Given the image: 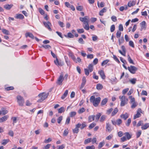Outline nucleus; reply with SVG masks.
I'll use <instances>...</instances> for the list:
<instances>
[{"instance_id": "obj_1", "label": "nucleus", "mask_w": 149, "mask_h": 149, "mask_svg": "<svg viewBox=\"0 0 149 149\" xmlns=\"http://www.w3.org/2000/svg\"><path fill=\"white\" fill-rule=\"evenodd\" d=\"M101 100V98L100 97L95 98L94 96H91L90 99V101L92 102L93 105L95 107H97L100 103Z\"/></svg>"}, {"instance_id": "obj_2", "label": "nucleus", "mask_w": 149, "mask_h": 149, "mask_svg": "<svg viewBox=\"0 0 149 149\" xmlns=\"http://www.w3.org/2000/svg\"><path fill=\"white\" fill-rule=\"evenodd\" d=\"M48 95V93L46 94L44 93H40L38 95L40 99L38 100L37 102H42L47 97Z\"/></svg>"}, {"instance_id": "obj_3", "label": "nucleus", "mask_w": 149, "mask_h": 149, "mask_svg": "<svg viewBox=\"0 0 149 149\" xmlns=\"http://www.w3.org/2000/svg\"><path fill=\"white\" fill-rule=\"evenodd\" d=\"M119 98L121 101L120 104L121 106H124L127 104L128 100L125 96H120Z\"/></svg>"}, {"instance_id": "obj_4", "label": "nucleus", "mask_w": 149, "mask_h": 149, "mask_svg": "<svg viewBox=\"0 0 149 149\" xmlns=\"http://www.w3.org/2000/svg\"><path fill=\"white\" fill-rule=\"evenodd\" d=\"M17 99L19 105L21 106H23L24 102V100L23 97L20 95H18L17 97Z\"/></svg>"}, {"instance_id": "obj_5", "label": "nucleus", "mask_w": 149, "mask_h": 149, "mask_svg": "<svg viewBox=\"0 0 149 149\" xmlns=\"http://www.w3.org/2000/svg\"><path fill=\"white\" fill-rule=\"evenodd\" d=\"M127 69L130 72L133 74H135L137 70V68L132 65H131L130 67H128Z\"/></svg>"}, {"instance_id": "obj_6", "label": "nucleus", "mask_w": 149, "mask_h": 149, "mask_svg": "<svg viewBox=\"0 0 149 149\" xmlns=\"http://www.w3.org/2000/svg\"><path fill=\"white\" fill-rule=\"evenodd\" d=\"M63 73H61L60 76L56 82V83L58 85H62V82L64 80V78L63 77Z\"/></svg>"}, {"instance_id": "obj_7", "label": "nucleus", "mask_w": 149, "mask_h": 149, "mask_svg": "<svg viewBox=\"0 0 149 149\" xmlns=\"http://www.w3.org/2000/svg\"><path fill=\"white\" fill-rule=\"evenodd\" d=\"M79 19L81 22H83L84 24L89 22V18L88 16H85L84 17H80Z\"/></svg>"}, {"instance_id": "obj_8", "label": "nucleus", "mask_w": 149, "mask_h": 149, "mask_svg": "<svg viewBox=\"0 0 149 149\" xmlns=\"http://www.w3.org/2000/svg\"><path fill=\"white\" fill-rule=\"evenodd\" d=\"M141 109H139L137 111V113L135 115L134 117V119H135L141 116Z\"/></svg>"}, {"instance_id": "obj_9", "label": "nucleus", "mask_w": 149, "mask_h": 149, "mask_svg": "<svg viewBox=\"0 0 149 149\" xmlns=\"http://www.w3.org/2000/svg\"><path fill=\"white\" fill-rule=\"evenodd\" d=\"M113 128L112 127L111 125L109 123H107L106 125V130L109 132H111L113 129Z\"/></svg>"}, {"instance_id": "obj_10", "label": "nucleus", "mask_w": 149, "mask_h": 149, "mask_svg": "<svg viewBox=\"0 0 149 149\" xmlns=\"http://www.w3.org/2000/svg\"><path fill=\"white\" fill-rule=\"evenodd\" d=\"M81 124L78 123L76 125L75 128L73 130V131L74 133H77L79 132L78 128L80 127Z\"/></svg>"}, {"instance_id": "obj_11", "label": "nucleus", "mask_w": 149, "mask_h": 149, "mask_svg": "<svg viewBox=\"0 0 149 149\" xmlns=\"http://www.w3.org/2000/svg\"><path fill=\"white\" fill-rule=\"evenodd\" d=\"M121 49H122L123 52L120 50H118V52L124 56H125L126 52L125 46H122L121 47Z\"/></svg>"}, {"instance_id": "obj_12", "label": "nucleus", "mask_w": 149, "mask_h": 149, "mask_svg": "<svg viewBox=\"0 0 149 149\" xmlns=\"http://www.w3.org/2000/svg\"><path fill=\"white\" fill-rule=\"evenodd\" d=\"M43 24L50 31L52 30L51 29L50 27V26L51 25V24L49 22H44Z\"/></svg>"}, {"instance_id": "obj_13", "label": "nucleus", "mask_w": 149, "mask_h": 149, "mask_svg": "<svg viewBox=\"0 0 149 149\" xmlns=\"http://www.w3.org/2000/svg\"><path fill=\"white\" fill-rule=\"evenodd\" d=\"M98 73L100 74L102 79H104L106 77L104 72L103 70L98 71Z\"/></svg>"}, {"instance_id": "obj_14", "label": "nucleus", "mask_w": 149, "mask_h": 149, "mask_svg": "<svg viewBox=\"0 0 149 149\" xmlns=\"http://www.w3.org/2000/svg\"><path fill=\"white\" fill-rule=\"evenodd\" d=\"M25 35L26 38H27L28 37H29L33 39L34 38V37L33 35L31 33L29 32H27L25 33Z\"/></svg>"}, {"instance_id": "obj_15", "label": "nucleus", "mask_w": 149, "mask_h": 149, "mask_svg": "<svg viewBox=\"0 0 149 149\" xmlns=\"http://www.w3.org/2000/svg\"><path fill=\"white\" fill-rule=\"evenodd\" d=\"M8 116L6 115L1 118H0V123H1L6 121L8 119Z\"/></svg>"}, {"instance_id": "obj_16", "label": "nucleus", "mask_w": 149, "mask_h": 149, "mask_svg": "<svg viewBox=\"0 0 149 149\" xmlns=\"http://www.w3.org/2000/svg\"><path fill=\"white\" fill-rule=\"evenodd\" d=\"M136 1H130L128 3V6L129 7H131L135 5L136 4Z\"/></svg>"}, {"instance_id": "obj_17", "label": "nucleus", "mask_w": 149, "mask_h": 149, "mask_svg": "<svg viewBox=\"0 0 149 149\" xmlns=\"http://www.w3.org/2000/svg\"><path fill=\"white\" fill-rule=\"evenodd\" d=\"M120 117L125 120L128 117V114L126 113L125 114H122L120 115Z\"/></svg>"}, {"instance_id": "obj_18", "label": "nucleus", "mask_w": 149, "mask_h": 149, "mask_svg": "<svg viewBox=\"0 0 149 149\" xmlns=\"http://www.w3.org/2000/svg\"><path fill=\"white\" fill-rule=\"evenodd\" d=\"M149 127V123H146L142 126L141 128L142 130H145Z\"/></svg>"}, {"instance_id": "obj_19", "label": "nucleus", "mask_w": 149, "mask_h": 149, "mask_svg": "<svg viewBox=\"0 0 149 149\" xmlns=\"http://www.w3.org/2000/svg\"><path fill=\"white\" fill-rule=\"evenodd\" d=\"M24 16L21 14H17L15 17V18L16 19H23L24 18Z\"/></svg>"}, {"instance_id": "obj_20", "label": "nucleus", "mask_w": 149, "mask_h": 149, "mask_svg": "<svg viewBox=\"0 0 149 149\" xmlns=\"http://www.w3.org/2000/svg\"><path fill=\"white\" fill-rule=\"evenodd\" d=\"M2 114L3 115H5L7 113L8 111L7 110L6 108H1V111Z\"/></svg>"}, {"instance_id": "obj_21", "label": "nucleus", "mask_w": 149, "mask_h": 149, "mask_svg": "<svg viewBox=\"0 0 149 149\" xmlns=\"http://www.w3.org/2000/svg\"><path fill=\"white\" fill-rule=\"evenodd\" d=\"M2 32L3 33L6 35H10V32L9 31L4 29H1Z\"/></svg>"}, {"instance_id": "obj_22", "label": "nucleus", "mask_w": 149, "mask_h": 149, "mask_svg": "<svg viewBox=\"0 0 149 149\" xmlns=\"http://www.w3.org/2000/svg\"><path fill=\"white\" fill-rule=\"evenodd\" d=\"M118 109H117V108H115L114 109V110L112 112L111 116H115L116 113L118 112Z\"/></svg>"}, {"instance_id": "obj_23", "label": "nucleus", "mask_w": 149, "mask_h": 149, "mask_svg": "<svg viewBox=\"0 0 149 149\" xmlns=\"http://www.w3.org/2000/svg\"><path fill=\"white\" fill-rule=\"evenodd\" d=\"M95 117V115L90 116L88 118V120L89 122H91L94 120V118Z\"/></svg>"}, {"instance_id": "obj_24", "label": "nucleus", "mask_w": 149, "mask_h": 149, "mask_svg": "<svg viewBox=\"0 0 149 149\" xmlns=\"http://www.w3.org/2000/svg\"><path fill=\"white\" fill-rule=\"evenodd\" d=\"M68 93V90H66L63 94V95L62 96L61 98L62 99H64L67 96Z\"/></svg>"}, {"instance_id": "obj_25", "label": "nucleus", "mask_w": 149, "mask_h": 149, "mask_svg": "<svg viewBox=\"0 0 149 149\" xmlns=\"http://www.w3.org/2000/svg\"><path fill=\"white\" fill-rule=\"evenodd\" d=\"M103 88L102 85L100 84H97L96 85V88L98 90H101Z\"/></svg>"}, {"instance_id": "obj_26", "label": "nucleus", "mask_w": 149, "mask_h": 149, "mask_svg": "<svg viewBox=\"0 0 149 149\" xmlns=\"http://www.w3.org/2000/svg\"><path fill=\"white\" fill-rule=\"evenodd\" d=\"M13 5H6L4 6V8L7 10H10L12 7Z\"/></svg>"}, {"instance_id": "obj_27", "label": "nucleus", "mask_w": 149, "mask_h": 149, "mask_svg": "<svg viewBox=\"0 0 149 149\" xmlns=\"http://www.w3.org/2000/svg\"><path fill=\"white\" fill-rule=\"evenodd\" d=\"M108 100L106 98L104 99L101 102V105H105L107 102Z\"/></svg>"}, {"instance_id": "obj_28", "label": "nucleus", "mask_w": 149, "mask_h": 149, "mask_svg": "<svg viewBox=\"0 0 149 149\" xmlns=\"http://www.w3.org/2000/svg\"><path fill=\"white\" fill-rule=\"evenodd\" d=\"M88 70L90 71V72H92L93 70V65H92V64H90L88 66Z\"/></svg>"}, {"instance_id": "obj_29", "label": "nucleus", "mask_w": 149, "mask_h": 149, "mask_svg": "<svg viewBox=\"0 0 149 149\" xmlns=\"http://www.w3.org/2000/svg\"><path fill=\"white\" fill-rule=\"evenodd\" d=\"M65 111V109L63 107H61L58 109V113H61L62 112H64Z\"/></svg>"}, {"instance_id": "obj_30", "label": "nucleus", "mask_w": 149, "mask_h": 149, "mask_svg": "<svg viewBox=\"0 0 149 149\" xmlns=\"http://www.w3.org/2000/svg\"><path fill=\"white\" fill-rule=\"evenodd\" d=\"M128 57V61L129 62L131 63V64H134V63L133 62V61L132 60V59L131 58L130 56L129 55H127Z\"/></svg>"}, {"instance_id": "obj_31", "label": "nucleus", "mask_w": 149, "mask_h": 149, "mask_svg": "<svg viewBox=\"0 0 149 149\" xmlns=\"http://www.w3.org/2000/svg\"><path fill=\"white\" fill-rule=\"evenodd\" d=\"M85 109L83 107L79 109L78 111V112L79 114H81L84 112Z\"/></svg>"}, {"instance_id": "obj_32", "label": "nucleus", "mask_w": 149, "mask_h": 149, "mask_svg": "<svg viewBox=\"0 0 149 149\" xmlns=\"http://www.w3.org/2000/svg\"><path fill=\"white\" fill-rule=\"evenodd\" d=\"M125 134L127 136V139L128 140L130 139L132 135L130 134L129 132H126L125 133Z\"/></svg>"}, {"instance_id": "obj_33", "label": "nucleus", "mask_w": 149, "mask_h": 149, "mask_svg": "<svg viewBox=\"0 0 149 149\" xmlns=\"http://www.w3.org/2000/svg\"><path fill=\"white\" fill-rule=\"evenodd\" d=\"M42 47L46 49L51 48V47L48 45H42Z\"/></svg>"}, {"instance_id": "obj_34", "label": "nucleus", "mask_w": 149, "mask_h": 149, "mask_svg": "<svg viewBox=\"0 0 149 149\" xmlns=\"http://www.w3.org/2000/svg\"><path fill=\"white\" fill-rule=\"evenodd\" d=\"M124 38L123 37H121L118 39V41L119 44L120 45L121 44L124 42Z\"/></svg>"}, {"instance_id": "obj_35", "label": "nucleus", "mask_w": 149, "mask_h": 149, "mask_svg": "<svg viewBox=\"0 0 149 149\" xmlns=\"http://www.w3.org/2000/svg\"><path fill=\"white\" fill-rule=\"evenodd\" d=\"M136 78H133L130 80V82L133 84H134L136 82Z\"/></svg>"}, {"instance_id": "obj_36", "label": "nucleus", "mask_w": 149, "mask_h": 149, "mask_svg": "<svg viewBox=\"0 0 149 149\" xmlns=\"http://www.w3.org/2000/svg\"><path fill=\"white\" fill-rule=\"evenodd\" d=\"M91 138H88L86 139L84 142V143L85 144H87L88 143H90L91 142Z\"/></svg>"}, {"instance_id": "obj_37", "label": "nucleus", "mask_w": 149, "mask_h": 149, "mask_svg": "<svg viewBox=\"0 0 149 149\" xmlns=\"http://www.w3.org/2000/svg\"><path fill=\"white\" fill-rule=\"evenodd\" d=\"M85 25H83V27L84 29L86 30H88L89 29V27L88 25V23H86Z\"/></svg>"}, {"instance_id": "obj_38", "label": "nucleus", "mask_w": 149, "mask_h": 149, "mask_svg": "<svg viewBox=\"0 0 149 149\" xmlns=\"http://www.w3.org/2000/svg\"><path fill=\"white\" fill-rule=\"evenodd\" d=\"M101 115V114L100 113H98L97 115H96V119L95 120L96 121H97L99 118H100V116Z\"/></svg>"}, {"instance_id": "obj_39", "label": "nucleus", "mask_w": 149, "mask_h": 149, "mask_svg": "<svg viewBox=\"0 0 149 149\" xmlns=\"http://www.w3.org/2000/svg\"><path fill=\"white\" fill-rule=\"evenodd\" d=\"M109 61V60H105L102 63L101 65L102 66H103L105 64H107Z\"/></svg>"}, {"instance_id": "obj_40", "label": "nucleus", "mask_w": 149, "mask_h": 149, "mask_svg": "<svg viewBox=\"0 0 149 149\" xmlns=\"http://www.w3.org/2000/svg\"><path fill=\"white\" fill-rule=\"evenodd\" d=\"M132 105L131 106V107L132 108H135L138 105V103L135 102L132 103Z\"/></svg>"}, {"instance_id": "obj_41", "label": "nucleus", "mask_w": 149, "mask_h": 149, "mask_svg": "<svg viewBox=\"0 0 149 149\" xmlns=\"http://www.w3.org/2000/svg\"><path fill=\"white\" fill-rule=\"evenodd\" d=\"M69 132V130L68 129H66L65 130L63 133V135L64 136H67Z\"/></svg>"}, {"instance_id": "obj_42", "label": "nucleus", "mask_w": 149, "mask_h": 149, "mask_svg": "<svg viewBox=\"0 0 149 149\" xmlns=\"http://www.w3.org/2000/svg\"><path fill=\"white\" fill-rule=\"evenodd\" d=\"M8 141L9 140L8 139H4L3 140L2 144L3 145H5L8 142Z\"/></svg>"}, {"instance_id": "obj_43", "label": "nucleus", "mask_w": 149, "mask_h": 149, "mask_svg": "<svg viewBox=\"0 0 149 149\" xmlns=\"http://www.w3.org/2000/svg\"><path fill=\"white\" fill-rule=\"evenodd\" d=\"M129 98L130 99V102L131 103L135 102V99L134 97H132V96H130L129 97Z\"/></svg>"}, {"instance_id": "obj_44", "label": "nucleus", "mask_w": 149, "mask_h": 149, "mask_svg": "<svg viewBox=\"0 0 149 149\" xmlns=\"http://www.w3.org/2000/svg\"><path fill=\"white\" fill-rule=\"evenodd\" d=\"M78 41L79 42L80 44H84V41L83 39L81 38H80L79 39Z\"/></svg>"}, {"instance_id": "obj_45", "label": "nucleus", "mask_w": 149, "mask_h": 149, "mask_svg": "<svg viewBox=\"0 0 149 149\" xmlns=\"http://www.w3.org/2000/svg\"><path fill=\"white\" fill-rule=\"evenodd\" d=\"M86 78L85 77H83L82 79V82L81 84L84 85V86L85 85L86 83Z\"/></svg>"}, {"instance_id": "obj_46", "label": "nucleus", "mask_w": 149, "mask_h": 149, "mask_svg": "<svg viewBox=\"0 0 149 149\" xmlns=\"http://www.w3.org/2000/svg\"><path fill=\"white\" fill-rule=\"evenodd\" d=\"M63 119V116H60L57 120V121L58 123H60L61 120Z\"/></svg>"}, {"instance_id": "obj_47", "label": "nucleus", "mask_w": 149, "mask_h": 149, "mask_svg": "<svg viewBox=\"0 0 149 149\" xmlns=\"http://www.w3.org/2000/svg\"><path fill=\"white\" fill-rule=\"evenodd\" d=\"M96 124L94 123H92L89 126V128L90 129H92L93 128L94 126H95Z\"/></svg>"}, {"instance_id": "obj_48", "label": "nucleus", "mask_w": 149, "mask_h": 149, "mask_svg": "<svg viewBox=\"0 0 149 149\" xmlns=\"http://www.w3.org/2000/svg\"><path fill=\"white\" fill-rule=\"evenodd\" d=\"M113 109L111 108L107 110V111L106 113L108 115H109L110 114L111 112L112 111Z\"/></svg>"}, {"instance_id": "obj_49", "label": "nucleus", "mask_w": 149, "mask_h": 149, "mask_svg": "<svg viewBox=\"0 0 149 149\" xmlns=\"http://www.w3.org/2000/svg\"><path fill=\"white\" fill-rule=\"evenodd\" d=\"M105 143L104 142H100L99 143L98 148H101L104 145Z\"/></svg>"}, {"instance_id": "obj_50", "label": "nucleus", "mask_w": 149, "mask_h": 149, "mask_svg": "<svg viewBox=\"0 0 149 149\" xmlns=\"http://www.w3.org/2000/svg\"><path fill=\"white\" fill-rule=\"evenodd\" d=\"M106 118V116L104 115L102 116L100 118V121L102 122H103L105 120Z\"/></svg>"}, {"instance_id": "obj_51", "label": "nucleus", "mask_w": 149, "mask_h": 149, "mask_svg": "<svg viewBox=\"0 0 149 149\" xmlns=\"http://www.w3.org/2000/svg\"><path fill=\"white\" fill-rule=\"evenodd\" d=\"M115 29V26L114 24L111 26L110 28L111 31L112 32L114 31Z\"/></svg>"}, {"instance_id": "obj_52", "label": "nucleus", "mask_w": 149, "mask_h": 149, "mask_svg": "<svg viewBox=\"0 0 149 149\" xmlns=\"http://www.w3.org/2000/svg\"><path fill=\"white\" fill-rule=\"evenodd\" d=\"M77 31L79 33H83L84 31L83 29H77Z\"/></svg>"}, {"instance_id": "obj_53", "label": "nucleus", "mask_w": 149, "mask_h": 149, "mask_svg": "<svg viewBox=\"0 0 149 149\" xmlns=\"http://www.w3.org/2000/svg\"><path fill=\"white\" fill-rule=\"evenodd\" d=\"M89 70L87 69H84V72L86 75L88 76L89 74Z\"/></svg>"}, {"instance_id": "obj_54", "label": "nucleus", "mask_w": 149, "mask_h": 149, "mask_svg": "<svg viewBox=\"0 0 149 149\" xmlns=\"http://www.w3.org/2000/svg\"><path fill=\"white\" fill-rule=\"evenodd\" d=\"M95 147L93 145L91 146H88L86 147V149H94Z\"/></svg>"}, {"instance_id": "obj_55", "label": "nucleus", "mask_w": 149, "mask_h": 149, "mask_svg": "<svg viewBox=\"0 0 149 149\" xmlns=\"http://www.w3.org/2000/svg\"><path fill=\"white\" fill-rule=\"evenodd\" d=\"M68 37L70 38H72L74 37V36L71 33H68Z\"/></svg>"}, {"instance_id": "obj_56", "label": "nucleus", "mask_w": 149, "mask_h": 149, "mask_svg": "<svg viewBox=\"0 0 149 149\" xmlns=\"http://www.w3.org/2000/svg\"><path fill=\"white\" fill-rule=\"evenodd\" d=\"M86 126V123L85 122H83L80 127H81V130L83 129L84 127H85Z\"/></svg>"}, {"instance_id": "obj_57", "label": "nucleus", "mask_w": 149, "mask_h": 149, "mask_svg": "<svg viewBox=\"0 0 149 149\" xmlns=\"http://www.w3.org/2000/svg\"><path fill=\"white\" fill-rule=\"evenodd\" d=\"M8 134L10 136L13 137L14 135V133L13 131L10 130L8 133Z\"/></svg>"}, {"instance_id": "obj_58", "label": "nucleus", "mask_w": 149, "mask_h": 149, "mask_svg": "<svg viewBox=\"0 0 149 149\" xmlns=\"http://www.w3.org/2000/svg\"><path fill=\"white\" fill-rule=\"evenodd\" d=\"M39 11L41 15H43L45 13V11L41 8H39Z\"/></svg>"}, {"instance_id": "obj_59", "label": "nucleus", "mask_w": 149, "mask_h": 149, "mask_svg": "<svg viewBox=\"0 0 149 149\" xmlns=\"http://www.w3.org/2000/svg\"><path fill=\"white\" fill-rule=\"evenodd\" d=\"M76 114V112L75 111H73L71 112L70 113V117H72L74 116Z\"/></svg>"}, {"instance_id": "obj_60", "label": "nucleus", "mask_w": 149, "mask_h": 149, "mask_svg": "<svg viewBox=\"0 0 149 149\" xmlns=\"http://www.w3.org/2000/svg\"><path fill=\"white\" fill-rule=\"evenodd\" d=\"M129 90V88H126L123 90L122 91L123 94L125 95L128 91Z\"/></svg>"}, {"instance_id": "obj_61", "label": "nucleus", "mask_w": 149, "mask_h": 149, "mask_svg": "<svg viewBox=\"0 0 149 149\" xmlns=\"http://www.w3.org/2000/svg\"><path fill=\"white\" fill-rule=\"evenodd\" d=\"M111 19L114 22H116L117 21V19L116 17L114 16H113L111 17Z\"/></svg>"}, {"instance_id": "obj_62", "label": "nucleus", "mask_w": 149, "mask_h": 149, "mask_svg": "<svg viewBox=\"0 0 149 149\" xmlns=\"http://www.w3.org/2000/svg\"><path fill=\"white\" fill-rule=\"evenodd\" d=\"M83 6H79L76 7L77 9L79 11H81L83 9Z\"/></svg>"}, {"instance_id": "obj_63", "label": "nucleus", "mask_w": 149, "mask_h": 149, "mask_svg": "<svg viewBox=\"0 0 149 149\" xmlns=\"http://www.w3.org/2000/svg\"><path fill=\"white\" fill-rule=\"evenodd\" d=\"M131 122V119L130 118H129L127 120V123L126 124V125L127 126H129Z\"/></svg>"}, {"instance_id": "obj_64", "label": "nucleus", "mask_w": 149, "mask_h": 149, "mask_svg": "<svg viewBox=\"0 0 149 149\" xmlns=\"http://www.w3.org/2000/svg\"><path fill=\"white\" fill-rule=\"evenodd\" d=\"M121 33L120 31H118L116 34L117 38H119L120 36Z\"/></svg>"}]
</instances>
